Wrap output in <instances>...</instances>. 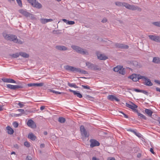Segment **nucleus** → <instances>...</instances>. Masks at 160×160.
<instances>
[{
	"label": "nucleus",
	"instance_id": "0eeeda50",
	"mask_svg": "<svg viewBox=\"0 0 160 160\" xmlns=\"http://www.w3.org/2000/svg\"><path fill=\"white\" fill-rule=\"evenodd\" d=\"M80 130L82 136L85 138H88L89 137V133L85 129L83 125L81 126Z\"/></svg>",
	"mask_w": 160,
	"mask_h": 160
},
{
	"label": "nucleus",
	"instance_id": "864d4df0",
	"mask_svg": "<svg viewBox=\"0 0 160 160\" xmlns=\"http://www.w3.org/2000/svg\"><path fill=\"white\" fill-rule=\"evenodd\" d=\"M107 21V19L106 18H104L102 20L101 22L102 23H105Z\"/></svg>",
	"mask_w": 160,
	"mask_h": 160
},
{
	"label": "nucleus",
	"instance_id": "f03ea898",
	"mask_svg": "<svg viewBox=\"0 0 160 160\" xmlns=\"http://www.w3.org/2000/svg\"><path fill=\"white\" fill-rule=\"evenodd\" d=\"M71 47L72 49L78 53L83 55H88L89 54L87 50L84 49L79 46L72 45Z\"/></svg>",
	"mask_w": 160,
	"mask_h": 160
},
{
	"label": "nucleus",
	"instance_id": "c03bdc74",
	"mask_svg": "<svg viewBox=\"0 0 160 160\" xmlns=\"http://www.w3.org/2000/svg\"><path fill=\"white\" fill-rule=\"evenodd\" d=\"M53 32L54 34H59L61 33L59 32V30H54L53 31Z\"/></svg>",
	"mask_w": 160,
	"mask_h": 160
},
{
	"label": "nucleus",
	"instance_id": "774afa93",
	"mask_svg": "<svg viewBox=\"0 0 160 160\" xmlns=\"http://www.w3.org/2000/svg\"><path fill=\"white\" fill-rule=\"evenodd\" d=\"M92 160H99V159L95 157H93L92 158Z\"/></svg>",
	"mask_w": 160,
	"mask_h": 160
},
{
	"label": "nucleus",
	"instance_id": "a878e982",
	"mask_svg": "<svg viewBox=\"0 0 160 160\" xmlns=\"http://www.w3.org/2000/svg\"><path fill=\"white\" fill-rule=\"evenodd\" d=\"M7 130H8V133L9 134H12L14 132L13 129L10 126H8L6 127Z\"/></svg>",
	"mask_w": 160,
	"mask_h": 160
},
{
	"label": "nucleus",
	"instance_id": "4468645a",
	"mask_svg": "<svg viewBox=\"0 0 160 160\" xmlns=\"http://www.w3.org/2000/svg\"><path fill=\"white\" fill-rule=\"evenodd\" d=\"M27 125L29 127L32 128H35L36 126L35 122L32 119L28 120L27 123Z\"/></svg>",
	"mask_w": 160,
	"mask_h": 160
},
{
	"label": "nucleus",
	"instance_id": "7c9ffc66",
	"mask_svg": "<svg viewBox=\"0 0 160 160\" xmlns=\"http://www.w3.org/2000/svg\"><path fill=\"white\" fill-rule=\"evenodd\" d=\"M58 121L61 123H64L66 121L65 118L63 117H60L58 118Z\"/></svg>",
	"mask_w": 160,
	"mask_h": 160
},
{
	"label": "nucleus",
	"instance_id": "f704fd0d",
	"mask_svg": "<svg viewBox=\"0 0 160 160\" xmlns=\"http://www.w3.org/2000/svg\"><path fill=\"white\" fill-rule=\"evenodd\" d=\"M20 56V52L19 53L17 52L14 54H13L11 55V56L14 58H17Z\"/></svg>",
	"mask_w": 160,
	"mask_h": 160
},
{
	"label": "nucleus",
	"instance_id": "f3484780",
	"mask_svg": "<svg viewBox=\"0 0 160 160\" xmlns=\"http://www.w3.org/2000/svg\"><path fill=\"white\" fill-rule=\"evenodd\" d=\"M55 48L59 51H65L68 50V48L62 45H57L55 47Z\"/></svg>",
	"mask_w": 160,
	"mask_h": 160
},
{
	"label": "nucleus",
	"instance_id": "cd10ccee",
	"mask_svg": "<svg viewBox=\"0 0 160 160\" xmlns=\"http://www.w3.org/2000/svg\"><path fill=\"white\" fill-rule=\"evenodd\" d=\"M20 55L25 58H27L29 57V54L25 52H20Z\"/></svg>",
	"mask_w": 160,
	"mask_h": 160
},
{
	"label": "nucleus",
	"instance_id": "ea45409f",
	"mask_svg": "<svg viewBox=\"0 0 160 160\" xmlns=\"http://www.w3.org/2000/svg\"><path fill=\"white\" fill-rule=\"evenodd\" d=\"M130 63L131 64H132L135 66H136L138 65V62L136 61H131Z\"/></svg>",
	"mask_w": 160,
	"mask_h": 160
},
{
	"label": "nucleus",
	"instance_id": "4c0bfd02",
	"mask_svg": "<svg viewBox=\"0 0 160 160\" xmlns=\"http://www.w3.org/2000/svg\"><path fill=\"white\" fill-rule=\"evenodd\" d=\"M120 68H120V67H119L118 66H117L116 67L113 68V70L115 72H119Z\"/></svg>",
	"mask_w": 160,
	"mask_h": 160
},
{
	"label": "nucleus",
	"instance_id": "e2e57ef3",
	"mask_svg": "<svg viewBox=\"0 0 160 160\" xmlns=\"http://www.w3.org/2000/svg\"><path fill=\"white\" fill-rule=\"evenodd\" d=\"M25 113H24L26 114H28V113L30 112L29 110H26V111H24Z\"/></svg>",
	"mask_w": 160,
	"mask_h": 160
},
{
	"label": "nucleus",
	"instance_id": "72a5a7b5",
	"mask_svg": "<svg viewBox=\"0 0 160 160\" xmlns=\"http://www.w3.org/2000/svg\"><path fill=\"white\" fill-rule=\"evenodd\" d=\"M122 67L120 68V70L119 72V73L122 74V75H124L125 73V71L124 68L122 69Z\"/></svg>",
	"mask_w": 160,
	"mask_h": 160
},
{
	"label": "nucleus",
	"instance_id": "680f3d73",
	"mask_svg": "<svg viewBox=\"0 0 160 160\" xmlns=\"http://www.w3.org/2000/svg\"><path fill=\"white\" fill-rule=\"evenodd\" d=\"M45 106H42L41 107L40 109L41 111H42L45 109Z\"/></svg>",
	"mask_w": 160,
	"mask_h": 160
},
{
	"label": "nucleus",
	"instance_id": "1a4fd4ad",
	"mask_svg": "<svg viewBox=\"0 0 160 160\" xmlns=\"http://www.w3.org/2000/svg\"><path fill=\"white\" fill-rule=\"evenodd\" d=\"M96 54L97 57L100 60H106L107 59L108 57L104 54H100L99 51H97Z\"/></svg>",
	"mask_w": 160,
	"mask_h": 160
},
{
	"label": "nucleus",
	"instance_id": "3c124183",
	"mask_svg": "<svg viewBox=\"0 0 160 160\" xmlns=\"http://www.w3.org/2000/svg\"><path fill=\"white\" fill-rule=\"evenodd\" d=\"M135 134L139 138L141 137V135L139 133H137L136 132V133H135Z\"/></svg>",
	"mask_w": 160,
	"mask_h": 160
},
{
	"label": "nucleus",
	"instance_id": "9b49d317",
	"mask_svg": "<svg viewBox=\"0 0 160 160\" xmlns=\"http://www.w3.org/2000/svg\"><path fill=\"white\" fill-rule=\"evenodd\" d=\"M115 46L116 48L120 49H128L129 48V46L128 45L118 43H115Z\"/></svg>",
	"mask_w": 160,
	"mask_h": 160
},
{
	"label": "nucleus",
	"instance_id": "338daca9",
	"mask_svg": "<svg viewBox=\"0 0 160 160\" xmlns=\"http://www.w3.org/2000/svg\"><path fill=\"white\" fill-rule=\"evenodd\" d=\"M154 82H155L156 83H158V84H159V83H160V81H159V80H154Z\"/></svg>",
	"mask_w": 160,
	"mask_h": 160
},
{
	"label": "nucleus",
	"instance_id": "6e6552de",
	"mask_svg": "<svg viewBox=\"0 0 160 160\" xmlns=\"http://www.w3.org/2000/svg\"><path fill=\"white\" fill-rule=\"evenodd\" d=\"M27 1L33 6L35 7L38 8H40L42 7V5L36 0H27Z\"/></svg>",
	"mask_w": 160,
	"mask_h": 160
},
{
	"label": "nucleus",
	"instance_id": "13d9d810",
	"mask_svg": "<svg viewBox=\"0 0 160 160\" xmlns=\"http://www.w3.org/2000/svg\"><path fill=\"white\" fill-rule=\"evenodd\" d=\"M86 98H93V97H92L91 96L88 95H86Z\"/></svg>",
	"mask_w": 160,
	"mask_h": 160
},
{
	"label": "nucleus",
	"instance_id": "473e14b6",
	"mask_svg": "<svg viewBox=\"0 0 160 160\" xmlns=\"http://www.w3.org/2000/svg\"><path fill=\"white\" fill-rule=\"evenodd\" d=\"M68 85L69 87H73L75 88H78V87L75 84V83H71L69 82H68Z\"/></svg>",
	"mask_w": 160,
	"mask_h": 160
},
{
	"label": "nucleus",
	"instance_id": "ddd939ff",
	"mask_svg": "<svg viewBox=\"0 0 160 160\" xmlns=\"http://www.w3.org/2000/svg\"><path fill=\"white\" fill-rule=\"evenodd\" d=\"M91 143L90 147L91 148H93L95 146H99L100 145L99 142L94 139H91L90 141Z\"/></svg>",
	"mask_w": 160,
	"mask_h": 160
},
{
	"label": "nucleus",
	"instance_id": "49530a36",
	"mask_svg": "<svg viewBox=\"0 0 160 160\" xmlns=\"http://www.w3.org/2000/svg\"><path fill=\"white\" fill-rule=\"evenodd\" d=\"M18 111L20 112L21 113L24 114L25 113L24 110L23 109H19L18 110Z\"/></svg>",
	"mask_w": 160,
	"mask_h": 160
},
{
	"label": "nucleus",
	"instance_id": "2f4dec72",
	"mask_svg": "<svg viewBox=\"0 0 160 160\" xmlns=\"http://www.w3.org/2000/svg\"><path fill=\"white\" fill-rule=\"evenodd\" d=\"M130 102L132 104V105H131V106L130 107V108L132 109V110L134 109L137 108H138V106L134 103L132 102Z\"/></svg>",
	"mask_w": 160,
	"mask_h": 160
},
{
	"label": "nucleus",
	"instance_id": "4be33fe9",
	"mask_svg": "<svg viewBox=\"0 0 160 160\" xmlns=\"http://www.w3.org/2000/svg\"><path fill=\"white\" fill-rule=\"evenodd\" d=\"M28 138L32 141H34L37 138L36 136L32 133H29L28 134Z\"/></svg>",
	"mask_w": 160,
	"mask_h": 160
},
{
	"label": "nucleus",
	"instance_id": "0e129e2a",
	"mask_svg": "<svg viewBox=\"0 0 160 160\" xmlns=\"http://www.w3.org/2000/svg\"><path fill=\"white\" fill-rule=\"evenodd\" d=\"M40 147L41 148H43L45 147V144L43 143L41 144Z\"/></svg>",
	"mask_w": 160,
	"mask_h": 160
},
{
	"label": "nucleus",
	"instance_id": "c85d7f7f",
	"mask_svg": "<svg viewBox=\"0 0 160 160\" xmlns=\"http://www.w3.org/2000/svg\"><path fill=\"white\" fill-rule=\"evenodd\" d=\"M76 72H79L80 73L83 74H88V72L86 71H85L84 70H81L80 68H77Z\"/></svg>",
	"mask_w": 160,
	"mask_h": 160
},
{
	"label": "nucleus",
	"instance_id": "423d86ee",
	"mask_svg": "<svg viewBox=\"0 0 160 160\" xmlns=\"http://www.w3.org/2000/svg\"><path fill=\"white\" fill-rule=\"evenodd\" d=\"M19 12L20 13L27 18L30 17L32 19L35 18L34 15L28 12L23 9H20L19 10Z\"/></svg>",
	"mask_w": 160,
	"mask_h": 160
},
{
	"label": "nucleus",
	"instance_id": "aec40b11",
	"mask_svg": "<svg viewBox=\"0 0 160 160\" xmlns=\"http://www.w3.org/2000/svg\"><path fill=\"white\" fill-rule=\"evenodd\" d=\"M108 100L113 101L115 100L117 102H119L120 100L118 98L116 97L113 95H109L108 96Z\"/></svg>",
	"mask_w": 160,
	"mask_h": 160
},
{
	"label": "nucleus",
	"instance_id": "37998d69",
	"mask_svg": "<svg viewBox=\"0 0 160 160\" xmlns=\"http://www.w3.org/2000/svg\"><path fill=\"white\" fill-rule=\"evenodd\" d=\"M13 125L14 127L16 128L18 126V122H14L13 123Z\"/></svg>",
	"mask_w": 160,
	"mask_h": 160
},
{
	"label": "nucleus",
	"instance_id": "6e6d98bb",
	"mask_svg": "<svg viewBox=\"0 0 160 160\" xmlns=\"http://www.w3.org/2000/svg\"><path fill=\"white\" fill-rule=\"evenodd\" d=\"M13 147L16 149H18L19 148V146L18 144H16L13 145Z\"/></svg>",
	"mask_w": 160,
	"mask_h": 160
},
{
	"label": "nucleus",
	"instance_id": "603ef678",
	"mask_svg": "<svg viewBox=\"0 0 160 160\" xmlns=\"http://www.w3.org/2000/svg\"><path fill=\"white\" fill-rule=\"evenodd\" d=\"M127 130L128 131H130V132L133 133L134 134L136 132L135 131V130H134L133 129H128Z\"/></svg>",
	"mask_w": 160,
	"mask_h": 160
},
{
	"label": "nucleus",
	"instance_id": "de8ad7c7",
	"mask_svg": "<svg viewBox=\"0 0 160 160\" xmlns=\"http://www.w3.org/2000/svg\"><path fill=\"white\" fill-rule=\"evenodd\" d=\"M141 92L143 93H144L145 94H146L147 95H148V92L145 90H142Z\"/></svg>",
	"mask_w": 160,
	"mask_h": 160
},
{
	"label": "nucleus",
	"instance_id": "052dcab7",
	"mask_svg": "<svg viewBox=\"0 0 160 160\" xmlns=\"http://www.w3.org/2000/svg\"><path fill=\"white\" fill-rule=\"evenodd\" d=\"M150 151L153 154H154L155 153V152H154L153 148H151L150 149Z\"/></svg>",
	"mask_w": 160,
	"mask_h": 160
},
{
	"label": "nucleus",
	"instance_id": "a211bd4d",
	"mask_svg": "<svg viewBox=\"0 0 160 160\" xmlns=\"http://www.w3.org/2000/svg\"><path fill=\"white\" fill-rule=\"evenodd\" d=\"M44 83L41 82L40 83H30L28 84L27 86L28 87H41L43 85Z\"/></svg>",
	"mask_w": 160,
	"mask_h": 160
},
{
	"label": "nucleus",
	"instance_id": "5701e85b",
	"mask_svg": "<svg viewBox=\"0 0 160 160\" xmlns=\"http://www.w3.org/2000/svg\"><path fill=\"white\" fill-rule=\"evenodd\" d=\"M53 21L52 19H46V18H41L40 19V21L43 24H45L49 22H51Z\"/></svg>",
	"mask_w": 160,
	"mask_h": 160
},
{
	"label": "nucleus",
	"instance_id": "dca6fc26",
	"mask_svg": "<svg viewBox=\"0 0 160 160\" xmlns=\"http://www.w3.org/2000/svg\"><path fill=\"white\" fill-rule=\"evenodd\" d=\"M2 80L5 82L16 83L15 81L10 78H2Z\"/></svg>",
	"mask_w": 160,
	"mask_h": 160
},
{
	"label": "nucleus",
	"instance_id": "f257e3e1",
	"mask_svg": "<svg viewBox=\"0 0 160 160\" xmlns=\"http://www.w3.org/2000/svg\"><path fill=\"white\" fill-rule=\"evenodd\" d=\"M2 35L4 38L10 41H12L14 43H17L19 44H22L23 42L22 41L18 40L17 37L15 35L12 34H7L6 32H3Z\"/></svg>",
	"mask_w": 160,
	"mask_h": 160
},
{
	"label": "nucleus",
	"instance_id": "7ed1b4c3",
	"mask_svg": "<svg viewBox=\"0 0 160 160\" xmlns=\"http://www.w3.org/2000/svg\"><path fill=\"white\" fill-rule=\"evenodd\" d=\"M128 78L132 80L134 82H137L141 79L145 81L147 78V77L145 76L136 74H133L129 76Z\"/></svg>",
	"mask_w": 160,
	"mask_h": 160
},
{
	"label": "nucleus",
	"instance_id": "c756f323",
	"mask_svg": "<svg viewBox=\"0 0 160 160\" xmlns=\"http://www.w3.org/2000/svg\"><path fill=\"white\" fill-rule=\"evenodd\" d=\"M138 116L139 117V118H141L144 120H146L147 119V118L144 115L140 113H138Z\"/></svg>",
	"mask_w": 160,
	"mask_h": 160
},
{
	"label": "nucleus",
	"instance_id": "a18cd8bd",
	"mask_svg": "<svg viewBox=\"0 0 160 160\" xmlns=\"http://www.w3.org/2000/svg\"><path fill=\"white\" fill-rule=\"evenodd\" d=\"M82 87L83 88L87 89H90V87L88 85L85 86L83 85H82Z\"/></svg>",
	"mask_w": 160,
	"mask_h": 160
},
{
	"label": "nucleus",
	"instance_id": "4d7b16f0",
	"mask_svg": "<svg viewBox=\"0 0 160 160\" xmlns=\"http://www.w3.org/2000/svg\"><path fill=\"white\" fill-rule=\"evenodd\" d=\"M32 158L31 156H28L26 158V160H31Z\"/></svg>",
	"mask_w": 160,
	"mask_h": 160
},
{
	"label": "nucleus",
	"instance_id": "bf43d9fd",
	"mask_svg": "<svg viewBox=\"0 0 160 160\" xmlns=\"http://www.w3.org/2000/svg\"><path fill=\"white\" fill-rule=\"evenodd\" d=\"M21 114H14V116L15 117L20 116H21Z\"/></svg>",
	"mask_w": 160,
	"mask_h": 160
},
{
	"label": "nucleus",
	"instance_id": "e433bc0d",
	"mask_svg": "<svg viewBox=\"0 0 160 160\" xmlns=\"http://www.w3.org/2000/svg\"><path fill=\"white\" fill-rule=\"evenodd\" d=\"M51 92H52L53 93H55L56 94H64V92H59L56 91L54 90H50Z\"/></svg>",
	"mask_w": 160,
	"mask_h": 160
},
{
	"label": "nucleus",
	"instance_id": "9d476101",
	"mask_svg": "<svg viewBox=\"0 0 160 160\" xmlns=\"http://www.w3.org/2000/svg\"><path fill=\"white\" fill-rule=\"evenodd\" d=\"M64 68L68 71L76 72L77 68L69 65H66L64 67Z\"/></svg>",
	"mask_w": 160,
	"mask_h": 160
},
{
	"label": "nucleus",
	"instance_id": "5fc2aeb1",
	"mask_svg": "<svg viewBox=\"0 0 160 160\" xmlns=\"http://www.w3.org/2000/svg\"><path fill=\"white\" fill-rule=\"evenodd\" d=\"M18 104L20 108H22L24 106V105L22 104L21 102H19Z\"/></svg>",
	"mask_w": 160,
	"mask_h": 160
},
{
	"label": "nucleus",
	"instance_id": "69168bd1",
	"mask_svg": "<svg viewBox=\"0 0 160 160\" xmlns=\"http://www.w3.org/2000/svg\"><path fill=\"white\" fill-rule=\"evenodd\" d=\"M126 106H127V107L130 108V107L131 106V105L129 104L128 103H126Z\"/></svg>",
	"mask_w": 160,
	"mask_h": 160
},
{
	"label": "nucleus",
	"instance_id": "412c9836",
	"mask_svg": "<svg viewBox=\"0 0 160 160\" xmlns=\"http://www.w3.org/2000/svg\"><path fill=\"white\" fill-rule=\"evenodd\" d=\"M145 82L143 83L145 85L149 86H151L153 85L152 83L151 82L150 80L148 78L145 80Z\"/></svg>",
	"mask_w": 160,
	"mask_h": 160
},
{
	"label": "nucleus",
	"instance_id": "c9c22d12",
	"mask_svg": "<svg viewBox=\"0 0 160 160\" xmlns=\"http://www.w3.org/2000/svg\"><path fill=\"white\" fill-rule=\"evenodd\" d=\"M152 24L153 25L160 27V22H152Z\"/></svg>",
	"mask_w": 160,
	"mask_h": 160
},
{
	"label": "nucleus",
	"instance_id": "09e8293b",
	"mask_svg": "<svg viewBox=\"0 0 160 160\" xmlns=\"http://www.w3.org/2000/svg\"><path fill=\"white\" fill-rule=\"evenodd\" d=\"M119 113H121V114H122L123 115H124V117L125 118H128V115H127L125 114V113H123L122 112H119Z\"/></svg>",
	"mask_w": 160,
	"mask_h": 160
},
{
	"label": "nucleus",
	"instance_id": "f8f14e48",
	"mask_svg": "<svg viewBox=\"0 0 160 160\" xmlns=\"http://www.w3.org/2000/svg\"><path fill=\"white\" fill-rule=\"evenodd\" d=\"M7 87L12 90H16L18 88H22L23 87L22 85H13L11 84H7Z\"/></svg>",
	"mask_w": 160,
	"mask_h": 160
},
{
	"label": "nucleus",
	"instance_id": "2eb2a0df",
	"mask_svg": "<svg viewBox=\"0 0 160 160\" xmlns=\"http://www.w3.org/2000/svg\"><path fill=\"white\" fill-rule=\"evenodd\" d=\"M149 38L151 40L157 42H159V36H156L153 35H149L148 36Z\"/></svg>",
	"mask_w": 160,
	"mask_h": 160
},
{
	"label": "nucleus",
	"instance_id": "39448f33",
	"mask_svg": "<svg viewBox=\"0 0 160 160\" xmlns=\"http://www.w3.org/2000/svg\"><path fill=\"white\" fill-rule=\"evenodd\" d=\"M126 8L132 10H138V11H141V9L139 8L137 6H135L134 5H131L128 4L127 3L124 2L123 3V5Z\"/></svg>",
	"mask_w": 160,
	"mask_h": 160
},
{
	"label": "nucleus",
	"instance_id": "79ce46f5",
	"mask_svg": "<svg viewBox=\"0 0 160 160\" xmlns=\"http://www.w3.org/2000/svg\"><path fill=\"white\" fill-rule=\"evenodd\" d=\"M16 1L18 5L20 7H22V5L21 0H16Z\"/></svg>",
	"mask_w": 160,
	"mask_h": 160
},
{
	"label": "nucleus",
	"instance_id": "6ab92c4d",
	"mask_svg": "<svg viewBox=\"0 0 160 160\" xmlns=\"http://www.w3.org/2000/svg\"><path fill=\"white\" fill-rule=\"evenodd\" d=\"M69 90L70 92H73L74 95H76L80 98H82V95L78 91H74L71 89H69Z\"/></svg>",
	"mask_w": 160,
	"mask_h": 160
},
{
	"label": "nucleus",
	"instance_id": "8fccbe9b",
	"mask_svg": "<svg viewBox=\"0 0 160 160\" xmlns=\"http://www.w3.org/2000/svg\"><path fill=\"white\" fill-rule=\"evenodd\" d=\"M141 90H142L139 89L137 88H134V89L133 90V91H134L136 92H141Z\"/></svg>",
	"mask_w": 160,
	"mask_h": 160
},
{
	"label": "nucleus",
	"instance_id": "bb28decb",
	"mask_svg": "<svg viewBox=\"0 0 160 160\" xmlns=\"http://www.w3.org/2000/svg\"><path fill=\"white\" fill-rule=\"evenodd\" d=\"M152 62L155 63L160 64V58L158 57H154Z\"/></svg>",
	"mask_w": 160,
	"mask_h": 160
},
{
	"label": "nucleus",
	"instance_id": "b1692460",
	"mask_svg": "<svg viewBox=\"0 0 160 160\" xmlns=\"http://www.w3.org/2000/svg\"><path fill=\"white\" fill-rule=\"evenodd\" d=\"M145 112L149 117H151L152 114L153 113V112L152 111L148 109H145Z\"/></svg>",
	"mask_w": 160,
	"mask_h": 160
},
{
	"label": "nucleus",
	"instance_id": "393cba45",
	"mask_svg": "<svg viewBox=\"0 0 160 160\" xmlns=\"http://www.w3.org/2000/svg\"><path fill=\"white\" fill-rule=\"evenodd\" d=\"M62 20L64 22L66 23L68 25H73L75 23L74 21H69L65 19H62Z\"/></svg>",
	"mask_w": 160,
	"mask_h": 160
},
{
	"label": "nucleus",
	"instance_id": "58836bf2",
	"mask_svg": "<svg viewBox=\"0 0 160 160\" xmlns=\"http://www.w3.org/2000/svg\"><path fill=\"white\" fill-rule=\"evenodd\" d=\"M24 145L27 148H29L30 146V143L27 141L24 142Z\"/></svg>",
	"mask_w": 160,
	"mask_h": 160
},
{
	"label": "nucleus",
	"instance_id": "a19ab883",
	"mask_svg": "<svg viewBox=\"0 0 160 160\" xmlns=\"http://www.w3.org/2000/svg\"><path fill=\"white\" fill-rule=\"evenodd\" d=\"M115 4L118 6H122L123 5V3L119 2H115Z\"/></svg>",
	"mask_w": 160,
	"mask_h": 160
},
{
	"label": "nucleus",
	"instance_id": "20e7f679",
	"mask_svg": "<svg viewBox=\"0 0 160 160\" xmlns=\"http://www.w3.org/2000/svg\"><path fill=\"white\" fill-rule=\"evenodd\" d=\"M86 65L88 68L92 70L100 71L101 69L98 65L89 62H86Z\"/></svg>",
	"mask_w": 160,
	"mask_h": 160
}]
</instances>
